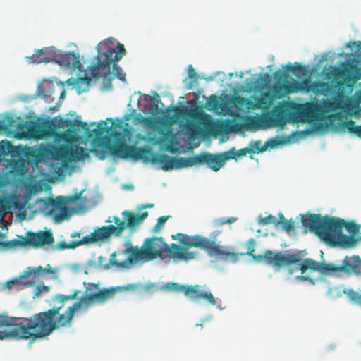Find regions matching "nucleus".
Masks as SVG:
<instances>
[{"mask_svg": "<svg viewBox=\"0 0 361 361\" xmlns=\"http://www.w3.org/2000/svg\"><path fill=\"white\" fill-rule=\"evenodd\" d=\"M226 160H228V159L224 153L212 154L209 152H202L200 154L190 157V166L195 164H206L209 168L217 171L225 164Z\"/></svg>", "mask_w": 361, "mask_h": 361, "instance_id": "obj_14", "label": "nucleus"}, {"mask_svg": "<svg viewBox=\"0 0 361 361\" xmlns=\"http://www.w3.org/2000/svg\"><path fill=\"white\" fill-rule=\"evenodd\" d=\"M147 118L142 116L140 114L135 118V121L140 123H145Z\"/></svg>", "mask_w": 361, "mask_h": 361, "instance_id": "obj_53", "label": "nucleus"}, {"mask_svg": "<svg viewBox=\"0 0 361 361\" xmlns=\"http://www.w3.org/2000/svg\"><path fill=\"white\" fill-rule=\"evenodd\" d=\"M154 205L152 204H147L145 206L142 207V208H151Z\"/></svg>", "mask_w": 361, "mask_h": 361, "instance_id": "obj_58", "label": "nucleus"}, {"mask_svg": "<svg viewBox=\"0 0 361 361\" xmlns=\"http://www.w3.org/2000/svg\"><path fill=\"white\" fill-rule=\"evenodd\" d=\"M298 280H307L309 281L311 283L314 284V279L307 276H297Z\"/></svg>", "mask_w": 361, "mask_h": 361, "instance_id": "obj_49", "label": "nucleus"}, {"mask_svg": "<svg viewBox=\"0 0 361 361\" xmlns=\"http://www.w3.org/2000/svg\"><path fill=\"white\" fill-rule=\"evenodd\" d=\"M97 264L99 267L104 269H109L111 266L115 264L111 262V258L107 262V259L105 257L99 256L97 259Z\"/></svg>", "mask_w": 361, "mask_h": 361, "instance_id": "obj_37", "label": "nucleus"}, {"mask_svg": "<svg viewBox=\"0 0 361 361\" xmlns=\"http://www.w3.org/2000/svg\"><path fill=\"white\" fill-rule=\"evenodd\" d=\"M137 287V285L135 284H129L128 286H127V289L128 290H135Z\"/></svg>", "mask_w": 361, "mask_h": 361, "instance_id": "obj_55", "label": "nucleus"}, {"mask_svg": "<svg viewBox=\"0 0 361 361\" xmlns=\"http://www.w3.org/2000/svg\"><path fill=\"white\" fill-rule=\"evenodd\" d=\"M70 235L71 238H80V233L78 231H74V232L71 233Z\"/></svg>", "mask_w": 361, "mask_h": 361, "instance_id": "obj_54", "label": "nucleus"}, {"mask_svg": "<svg viewBox=\"0 0 361 361\" xmlns=\"http://www.w3.org/2000/svg\"><path fill=\"white\" fill-rule=\"evenodd\" d=\"M288 72L287 71L286 72L279 69L274 73V78L276 81L286 80L288 77Z\"/></svg>", "mask_w": 361, "mask_h": 361, "instance_id": "obj_41", "label": "nucleus"}, {"mask_svg": "<svg viewBox=\"0 0 361 361\" xmlns=\"http://www.w3.org/2000/svg\"><path fill=\"white\" fill-rule=\"evenodd\" d=\"M65 97V90H63L61 93V96H60V99H62Z\"/></svg>", "mask_w": 361, "mask_h": 361, "instance_id": "obj_60", "label": "nucleus"}, {"mask_svg": "<svg viewBox=\"0 0 361 361\" xmlns=\"http://www.w3.org/2000/svg\"><path fill=\"white\" fill-rule=\"evenodd\" d=\"M197 121L200 125H202L205 128H210L213 126L214 124V121L212 120V116L205 113L200 114L197 116Z\"/></svg>", "mask_w": 361, "mask_h": 361, "instance_id": "obj_31", "label": "nucleus"}, {"mask_svg": "<svg viewBox=\"0 0 361 361\" xmlns=\"http://www.w3.org/2000/svg\"><path fill=\"white\" fill-rule=\"evenodd\" d=\"M258 222L264 225L273 224L276 226V218L272 214H269L267 217L264 218L260 216Z\"/></svg>", "mask_w": 361, "mask_h": 361, "instance_id": "obj_38", "label": "nucleus"}, {"mask_svg": "<svg viewBox=\"0 0 361 361\" xmlns=\"http://www.w3.org/2000/svg\"><path fill=\"white\" fill-rule=\"evenodd\" d=\"M92 79L91 77H89L86 73L85 74V77H80L78 79H75L73 84L75 86V88L78 94H82L86 91L89 90V86L90 84Z\"/></svg>", "mask_w": 361, "mask_h": 361, "instance_id": "obj_25", "label": "nucleus"}, {"mask_svg": "<svg viewBox=\"0 0 361 361\" xmlns=\"http://www.w3.org/2000/svg\"><path fill=\"white\" fill-rule=\"evenodd\" d=\"M68 152V149L64 147H59L55 149L53 154L54 159L61 160L66 157V154Z\"/></svg>", "mask_w": 361, "mask_h": 361, "instance_id": "obj_35", "label": "nucleus"}, {"mask_svg": "<svg viewBox=\"0 0 361 361\" xmlns=\"http://www.w3.org/2000/svg\"><path fill=\"white\" fill-rule=\"evenodd\" d=\"M84 154V149L82 147L76 146L75 147V157L80 159Z\"/></svg>", "mask_w": 361, "mask_h": 361, "instance_id": "obj_47", "label": "nucleus"}, {"mask_svg": "<svg viewBox=\"0 0 361 361\" xmlns=\"http://www.w3.org/2000/svg\"><path fill=\"white\" fill-rule=\"evenodd\" d=\"M197 326H201V328H202V327H203V325H202V324H197Z\"/></svg>", "mask_w": 361, "mask_h": 361, "instance_id": "obj_63", "label": "nucleus"}, {"mask_svg": "<svg viewBox=\"0 0 361 361\" xmlns=\"http://www.w3.org/2000/svg\"><path fill=\"white\" fill-rule=\"evenodd\" d=\"M286 122V108L282 104L275 106L270 112L263 115L264 128L283 126Z\"/></svg>", "mask_w": 361, "mask_h": 361, "instance_id": "obj_16", "label": "nucleus"}, {"mask_svg": "<svg viewBox=\"0 0 361 361\" xmlns=\"http://www.w3.org/2000/svg\"><path fill=\"white\" fill-rule=\"evenodd\" d=\"M331 125V129L339 132H345L357 135L361 138V126H356L352 120H347V116L341 112L334 113L328 116Z\"/></svg>", "mask_w": 361, "mask_h": 361, "instance_id": "obj_13", "label": "nucleus"}, {"mask_svg": "<svg viewBox=\"0 0 361 361\" xmlns=\"http://www.w3.org/2000/svg\"><path fill=\"white\" fill-rule=\"evenodd\" d=\"M258 104L262 109H267L272 104V99L267 92L262 93L258 99Z\"/></svg>", "mask_w": 361, "mask_h": 361, "instance_id": "obj_32", "label": "nucleus"}, {"mask_svg": "<svg viewBox=\"0 0 361 361\" xmlns=\"http://www.w3.org/2000/svg\"><path fill=\"white\" fill-rule=\"evenodd\" d=\"M201 243L203 245H200V248L206 250L210 255H216L223 260H230L233 262L238 260V254L224 250L221 246L207 238L203 237Z\"/></svg>", "mask_w": 361, "mask_h": 361, "instance_id": "obj_17", "label": "nucleus"}, {"mask_svg": "<svg viewBox=\"0 0 361 361\" xmlns=\"http://www.w3.org/2000/svg\"><path fill=\"white\" fill-rule=\"evenodd\" d=\"M66 127L68 128V131H71L73 133H75V129L76 128L77 130H82L85 133H90V128L86 122L80 121H73L71 119H66Z\"/></svg>", "mask_w": 361, "mask_h": 361, "instance_id": "obj_24", "label": "nucleus"}, {"mask_svg": "<svg viewBox=\"0 0 361 361\" xmlns=\"http://www.w3.org/2000/svg\"><path fill=\"white\" fill-rule=\"evenodd\" d=\"M207 104L209 106V109H212L216 108V106L219 104V100H218L217 97L214 94H212L208 98Z\"/></svg>", "mask_w": 361, "mask_h": 361, "instance_id": "obj_42", "label": "nucleus"}, {"mask_svg": "<svg viewBox=\"0 0 361 361\" xmlns=\"http://www.w3.org/2000/svg\"><path fill=\"white\" fill-rule=\"evenodd\" d=\"M171 238L173 240H179L180 243L183 245V246H180V247L183 248V250L181 251V253H183V255L190 254V257H188V259H176L175 261L188 262L190 259H194L197 255V252H190L188 251V248L192 247H200V245H203L201 243L203 237L200 236L198 235L194 236H189L186 234L178 233L172 235Z\"/></svg>", "mask_w": 361, "mask_h": 361, "instance_id": "obj_15", "label": "nucleus"}, {"mask_svg": "<svg viewBox=\"0 0 361 361\" xmlns=\"http://www.w3.org/2000/svg\"><path fill=\"white\" fill-rule=\"evenodd\" d=\"M236 219L234 217H230L227 219H219L217 220L218 224H231L235 221Z\"/></svg>", "mask_w": 361, "mask_h": 361, "instance_id": "obj_46", "label": "nucleus"}, {"mask_svg": "<svg viewBox=\"0 0 361 361\" xmlns=\"http://www.w3.org/2000/svg\"><path fill=\"white\" fill-rule=\"evenodd\" d=\"M157 161L164 171L190 166V157H172L166 154H161L158 157Z\"/></svg>", "mask_w": 361, "mask_h": 361, "instance_id": "obj_20", "label": "nucleus"}, {"mask_svg": "<svg viewBox=\"0 0 361 361\" xmlns=\"http://www.w3.org/2000/svg\"><path fill=\"white\" fill-rule=\"evenodd\" d=\"M267 77V75H265L264 76H259L255 81L254 88L257 90L264 87L268 82Z\"/></svg>", "mask_w": 361, "mask_h": 361, "instance_id": "obj_40", "label": "nucleus"}, {"mask_svg": "<svg viewBox=\"0 0 361 361\" xmlns=\"http://www.w3.org/2000/svg\"><path fill=\"white\" fill-rule=\"evenodd\" d=\"M131 118V114L124 115L122 119H116V122L109 118L107 121L111 123V127L102 123L97 124V134H102L104 133H109L110 136L114 140L115 144L110 146L109 149L113 156L128 159L130 158L135 161L142 159L147 163L149 161V155L152 154V149L148 146L141 147L135 145H128L126 141H130L132 137L131 130L129 124L126 121Z\"/></svg>", "mask_w": 361, "mask_h": 361, "instance_id": "obj_4", "label": "nucleus"}, {"mask_svg": "<svg viewBox=\"0 0 361 361\" xmlns=\"http://www.w3.org/2000/svg\"><path fill=\"white\" fill-rule=\"evenodd\" d=\"M56 271L48 264L44 268L42 266L37 267H27L23 270L18 277L14 278L17 280L15 282L14 288L19 290L27 286H32L36 283H40L42 280L47 279L49 275H54Z\"/></svg>", "mask_w": 361, "mask_h": 361, "instance_id": "obj_9", "label": "nucleus"}, {"mask_svg": "<svg viewBox=\"0 0 361 361\" xmlns=\"http://www.w3.org/2000/svg\"><path fill=\"white\" fill-rule=\"evenodd\" d=\"M283 228L287 232L290 233L292 230L295 228V221L292 219L287 221L286 220L283 224Z\"/></svg>", "mask_w": 361, "mask_h": 361, "instance_id": "obj_43", "label": "nucleus"}, {"mask_svg": "<svg viewBox=\"0 0 361 361\" xmlns=\"http://www.w3.org/2000/svg\"><path fill=\"white\" fill-rule=\"evenodd\" d=\"M279 219H276V226H278L279 224H282L286 220L281 213L279 214Z\"/></svg>", "mask_w": 361, "mask_h": 361, "instance_id": "obj_51", "label": "nucleus"}, {"mask_svg": "<svg viewBox=\"0 0 361 361\" xmlns=\"http://www.w3.org/2000/svg\"><path fill=\"white\" fill-rule=\"evenodd\" d=\"M300 89L306 92L313 91L317 92L318 87H324L325 84L324 82H312L309 77L303 78V80L300 82Z\"/></svg>", "mask_w": 361, "mask_h": 361, "instance_id": "obj_27", "label": "nucleus"}, {"mask_svg": "<svg viewBox=\"0 0 361 361\" xmlns=\"http://www.w3.org/2000/svg\"><path fill=\"white\" fill-rule=\"evenodd\" d=\"M64 204V199L61 196L57 197L56 199L47 198L44 200L45 209H47L49 213L54 212L56 209L61 208Z\"/></svg>", "mask_w": 361, "mask_h": 361, "instance_id": "obj_26", "label": "nucleus"}, {"mask_svg": "<svg viewBox=\"0 0 361 361\" xmlns=\"http://www.w3.org/2000/svg\"><path fill=\"white\" fill-rule=\"evenodd\" d=\"M66 119L60 118L57 121V127L59 128H64L66 127Z\"/></svg>", "mask_w": 361, "mask_h": 361, "instance_id": "obj_50", "label": "nucleus"}, {"mask_svg": "<svg viewBox=\"0 0 361 361\" xmlns=\"http://www.w3.org/2000/svg\"><path fill=\"white\" fill-rule=\"evenodd\" d=\"M227 128L230 131L238 132L245 128L246 130L259 129L261 127H264L263 123V116H248L246 118L245 123H239L229 120L226 124Z\"/></svg>", "mask_w": 361, "mask_h": 361, "instance_id": "obj_21", "label": "nucleus"}, {"mask_svg": "<svg viewBox=\"0 0 361 361\" xmlns=\"http://www.w3.org/2000/svg\"><path fill=\"white\" fill-rule=\"evenodd\" d=\"M41 288H42V290L49 291L50 289V287L47 286H43Z\"/></svg>", "mask_w": 361, "mask_h": 361, "instance_id": "obj_56", "label": "nucleus"}, {"mask_svg": "<svg viewBox=\"0 0 361 361\" xmlns=\"http://www.w3.org/2000/svg\"><path fill=\"white\" fill-rule=\"evenodd\" d=\"M17 280H13L11 279L10 281H8L4 285V288H7L8 290H11L12 288L14 287V285H15V282H16Z\"/></svg>", "mask_w": 361, "mask_h": 361, "instance_id": "obj_48", "label": "nucleus"}, {"mask_svg": "<svg viewBox=\"0 0 361 361\" xmlns=\"http://www.w3.org/2000/svg\"><path fill=\"white\" fill-rule=\"evenodd\" d=\"M293 272V270H292V269H289V273H290V274H292Z\"/></svg>", "mask_w": 361, "mask_h": 361, "instance_id": "obj_62", "label": "nucleus"}, {"mask_svg": "<svg viewBox=\"0 0 361 361\" xmlns=\"http://www.w3.org/2000/svg\"><path fill=\"white\" fill-rule=\"evenodd\" d=\"M53 85L51 83L42 84L39 85L37 87V93L39 96H42L44 98H47L51 97V87Z\"/></svg>", "mask_w": 361, "mask_h": 361, "instance_id": "obj_33", "label": "nucleus"}, {"mask_svg": "<svg viewBox=\"0 0 361 361\" xmlns=\"http://www.w3.org/2000/svg\"><path fill=\"white\" fill-rule=\"evenodd\" d=\"M32 63H48L54 62L60 66L80 70L81 63L79 56L74 52H63L57 50L54 47H44L38 49L36 54L28 58Z\"/></svg>", "mask_w": 361, "mask_h": 361, "instance_id": "obj_8", "label": "nucleus"}, {"mask_svg": "<svg viewBox=\"0 0 361 361\" xmlns=\"http://www.w3.org/2000/svg\"><path fill=\"white\" fill-rule=\"evenodd\" d=\"M355 66L350 63L343 62L338 67L331 69L330 73L335 80H342L344 82L355 80L353 75Z\"/></svg>", "mask_w": 361, "mask_h": 361, "instance_id": "obj_22", "label": "nucleus"}, {"mask_svg": "<svg viewBox=\"0 0 361 361\" xmlns=\"http://www.w3.org/2000/svg\"><path fill=\"white\" fill-rule=\"evenodd\" d=\"M143 246L149 262L159 258L167 262L171 259L176 260L190 257V254L181 253L183 248L180 247V245L176 243L168 245L162 237L147 238L145 240Z\"/></svg>", "mask_w": 361, "mask_h": 361, "instance_id": "obj_6", "label": "nucleus"}, {"mask_svg": "<svg viewBox=\"0 0 361 361\" xmlns=\"http://www.w3.org/2000/svg\"><path fill=\"white\" fill-rule=\"evenodd\" d=\"M340 104L336 101H331L329 99H324L322 104H315L312 108V113L315 115L317 119L324 121L331 128V121L328 116H332L331 114H326L330 111H335L339 109Z\"/></svg>", "mask_w": 361, "mask_h": 361, "instance_id": "obj_18", "label": "nucleus"}, {"mask_svg": "<svg viewBox=\"0 0 361 361\" xmlns=\"http://www.w3.org/2000/svg\"><path fill=\"white\" fill-rule=\"evenodd\" d=\"M120 288H100L99 284L88 283L83 295L74 290L68 295L58 294L51 300V309L30 317H10L0 314V340H30L44 338L60 328H70L77 311H87L96 304H104L112 298Z\"/></svg>", "mask_w": 361, "mask_h": 361, "instance_id": "obj_1", "label": "nucleus"}, {"mask_svg": "<svg viewBox=\"0 0 361 361\" xmlns=\"http://www.w3.org/2000/svg\"><path fill=\"white\" fill-rule=\"evenodd\" d=\"M255 152L252 148L246 147L240 149L238 151H235L234 148L229 152H224V155H226V158L228 159H236L238 157H242L245 156L247 153H254Z\"/></svg>", "mask_w": 361, "mask_h": 361, "instance_id": "obj_30", "label": "nucleus"}, {"mask_svg": "<svg viewBox=\"0 0 361 361\" xmlns=\"http://www.w3.org/2000/svg\"><path fill=\"white\" fill-rule=\"evenodd\" d=\"M171 218V216L170 215H168V216H160L157 219V224L156 225L154 226V227L152 229V232L153 233H158L161 228H162V226H164V224L166 223V221L169 219Z\"/></svg>", "mask_w": 361, "mask_h": 361, "instance_id": "obj_36", "label": "nucleus"}, {"mask_svg": "<svg viewBox=\"0 0 361 361\" xmlns=\"http://www.w3.org/2000/svg\"><path fill=\"white\" fill-rule=\"evenodd\" d=\"M192 82H191L186 85V87H187L188 89H191V88H192Z\"/></svg>", "mask_w": 361, "mask_h": 361, "instance_id": "obj_59", "label": "nucleus"}, {"mask_svg": "<svg viewBox=\"0 0 361 361\" xmlns=\"http://www.w3.org/2000/svg\"><path fill=\"white\" fill-rule=\"evenodd\" d=\"M54 242V238L51 230H40L37 232L28 231L25 233V237L20 236L19 239L7 241L6 246L8 247L29 246L39 248L45 245H51Z\"/></svg>", "mask_w": 361, "mask_h": 361, "instance_id": "obj_10", "label": "nucleus"}, {"mask_svg": "<svg viewBox=\"0 0 361 361\" xmlns=\"http://www.w3.org/2000/svg\"><path fill=\"white\" fill-rule=\"evenodd\" d=\"M121 215L122 219L116 216L113 217V221L115 225L109 224L96 228L101 242L109 239L111 235L116 237L121 236L123 231L127 228L130 231H134L148 216V212H143L141 214H135L130 211H124L121 213Z\"/></svg>", "mask_w": 361, "mask_h": 361, "instance_id": "obj_7", "label": "nucleus"}, {"mask_svg": "<svg viewBox=\"0 0 361 361\" xmlns=\"http://www.w3.org/2000/svg\"><path fill=\"white\" fill-rule=\"evenodd\" d=\"M161 288L176 293L183 292L185 296L190 298L195 302H200L202 300H204L209 305H215L216 304V298L212 293L209 291L201 290L199 285H180L170 282L164 285Z\"/></svg>", "mask_w": 361, "mask_h": 361, "instance_id": "obj_11", "label": "nucleus"}, {"mask_svg": "<svg viewBox=\"0 0 361 361\" xmlns=\"http://www.w3.org/2000/svg\"><path fill=\"white\" fill-rule=\"evenodd\" d=\"M347 295L351 301L357 302L361 305V294L351 289L348 290Z\"/></svg>", "mask_w": 361, "mask_h": 361, "instance_id": "obj_39", "label": "nucleus"}, {"mask_svg": "<svg viewBox=\"0 0 361 361\" xmlns=\"http://www.w3.org/2000/svg\"><path fill=\"white\" fill-rule=\"evenodd\" d=\"M356 44V42H350L346 44V47H351L353 45H355Z\"/></svg>", "mask_w": 361, "mask_h": 361, "instance_id": "obj_57", "label": "nucleus"}, {"mask_svg": "<svg viewBox=\"0 0 361 361\" xmlns=\"http://www.w3.org/2000/svg\"><path fill=\"white\" fill-rule=\"evenodd\" d=\"M287 71L288 73H291L298 79H301L302 78H307L310 75L308 68H307L306 66L298 63H295L293 66H291L290 63H289L287 66Z\"/></svg>", "mask_w": 361, "mask_h": 361, "instance_id": "obj_23", "label": "nucleus"}, {"mask_svg": "<svg viewBox=\"0 0 361 361\" xmlns=\"http://www.w3.org/2000/svg\"><path fill=\"white\" fill-rule=\"evenodd\" d=\"M133 261L149 262L143 245L140 249L137 247H130L111 255V262L119 269L129 268Z\"/></svg>", "mask_w": 361, "mask_h": 361, "instance_id": "obj_12", "label": "nucleus"}, {"mask_svg": "<svg viewBox=\"0 0 361 361\" xmlns=\"http://www.w3.org/2000/svg\"><path fill=\"white\" fill-rule=\"evenodd\" d=\"M279 144V141L276 138L270 139L269 140L267 141L264 145H262V141L261 140H257L254 142L253 145L251 144V145L257 150V152H263L266 151L269 147H274L276 146Z\"/></svg>", "mask_w": 361, "mask_h": 361, "instance_id": "obj_29", "label": "nucleus"}, {"mask_svg": "<svg viewBox=\"0 0 361 361\" xmlns=\"http://www.w3.org/2000/svg\"><path fill=\"white\" fill-rule=\"evenodd\" d=\"M255 240L253 238H250L247 242V254L248 255L253 256V252H255Z\"/></svg>", "mask_w": 361, "mask_h": 361, "instance_id": "obj_44", "label": "nucleus"}, {"mask_svg": "<svg viewBox=\"0 0 361 361\" xmlns=\"http://www.w3.org/2000/svg\"><path fill=\"white\" fill-rule=\"evenodd\" d=\"M188 77L190 78V79H192L194 78L195 79V81L197 82V73H195V70L193 69L192 65H189L188 66Z\"/></svg>", "mask_w": 361, "mask_h": 361, "instance_id": "obj_45", "label": "nucleus"}, {"mask_svg": "<svg viewBox=\"0 0 361 361\" xmlns=\"http://www.w3.org/2000/svg\"><path fill=\"white\" fill-rule=\"evenodd\" d=\"M99 46L104 47V51L98 54L95 57L96 62L89 66L91 71V77L99 80L102 78L104 85L111 90L113 88L112 80L114 78L121 81L126 82V73L123 72L121 67L115 64L116 61H118L126 54L124 45L118 43L116 51L114 48L110 47L106 43L101 42Z\"/></svg>", "mask_w": 361, "mask_h": 361, "instance_id": "obj_5", "label": "nucleus"}, {"mask_svg": "<svg viewBox=\"0 0 361 361\" xmlns=\"http://www.w3.org/2000/svg\"><path fill=\"white\" fill-rule=\"evenodd\" d=\"M239 100L241 102L240 104H245L247 109L249 110H256L260 109V105L258 104L257 101H251L243 97H239Z\"/></svg>", "mask_w": 361, "mask_h": 361, "instance_id": "obj_34", "label": "nucleus"}, {"mask_svg": "<svg viewBox=\"0 0 361 361\" xmlns=\"http://www.w3.org/2000/svg\"><path fill=\"white\" fill-rule=\"evenodd\" d=\"M302 226L312 233H314L327 245L339 246L343 248H351L361 240L357 236L358 227L355 222H345L342 219L320 214H300Z\"/></svg>", "mask_w": 361, "mask_h": 361, "instance_id": "obj_2", "label": "nucleus"}, {"mask_svg": "<svg viewBox=\"0 0 361 361\" xmlns=\"http://www.w3.org/2000/svg\"><path fill=\"white\" fill-rule=\"evenodd\" d=\"M257 257L262 258V256L259 255ZM263 258L267 264L276 267L298 264L295 269L300 270L302 274L310 270L312 272L318 271L324 276H339L341 272L350 275L358 274L361 268V259L358 255L346 256L343 259L341 265H334L332 263L325 262H319L310 258L301 259V252L292 255H285L282 252L274 254L271 250H267Z\"/></svg>", "mask_w": 361, "mask_h": 361, "instance_id": "obj_3", "label": "nucleus"}, {"mask_svg": "<svg viewBox=\"0 0 361 361\" xmlns=\"http://www.w3.org/2000/svg\"><path fill=\"white\" fill-rule=\"evenodd\" d=\"M27 131L30 137L35 138H42L46 135L42 126L37 123H31L27 128Z\"/></svg>", "mask_w": 361, "mask_h": 361, "instance_id": "obj_28", "label": "nucleus"}, {"mask_svg": "<svg viewBox=\"0 0 361 361\" xmlns=\"http://www.w3.org/2000/svg\"><path fill=\"white\" fill-rule=\"evenodd\" d=\"M42 288L39 286H37L35 288L34 290V297H39L42 293Z\"/></svg>", "mask_w": 361, "mask_h": 361, "instance_id": "obj_52", "label": "nucleus"}, {"mask_svg": "<svg viewBox=\"0 0 361 361\" xmlns=\"http://www.w3.org/2000/svg\"><path fill=\"white\" fill-rule=\"evenodd\" d=\"M153 106H154L155 109H157L158 108L156 104H153Z\"/></svg>", "mask_w": 361, "mask_h": 361, "instance_id": "obj_61", "label": "nucleus"}, {"mask_svg": "<svg viewBox=\"0 0 361 361\" xmlns=\"http://www.w3.org/2000/svg\"><path fill=\"white\" fill-rule=\"evenodd\" d=\"M101 242L99 233L97 231V228L94 230L90 235L84 236L81 240L71 241L68 243L65 241H61L56 245H52L51 250H63L65 249H75V247L82 245H89L93 244L96 243Z\"/></svg>", "mask_w": 361, "mask_h": 361, "instance_id": "obj_19", "label": "nucleus"}]
</instances>
